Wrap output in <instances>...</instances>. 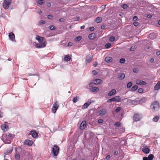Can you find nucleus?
Here are the masks:
<instances>
[{
	"label": "nucleus",
	"instance_id": "nucleus-18",
	"mask_svg": "<svg viewBox=\"0 0 160 160\" xmlns=\"http://www.w3.org/2000/svg\"><path fill=\"white\" fill-rule=\"evenodd\" d=\"M106 111L105 109H101L98 112L99 115L100 116L104 115L106 113Z\"/></svg>",
	"mask_w": 160,
	"mask_h": 160
},
{
	"label": "nucleus",
	"instance_id": "nucleus-34",
	"mask_svg": "<svg viewBox=\"0 0 160 160\" xmlns=\"http://www.w3.org/2000/svg\"><path fill=\"white\" fill-rule=\"evenodd\" d=\"M89 106L88 104V103H85L83 105L82 107V108L83 109H85L88 107Z\"/></svg>",
	"mask_w": 160,
	"mask_h": 160
},
{
	"label": "nucleus",
	"instance_id": "nucleus-20",
	"mask_svg": "<svg viewBox=\"0 0 160 160\" xmlns=\"http://www.w3.org/2000/svg\"><path fill=\"white\" fill-rule=\"evenodd\" d=\"M94 81L96 82V85H99L102 83V81L101 79H96L94 80Z\"/></svg>",
	"mask_w": 160,
	"mask_h": 160
},
{
	"label": "nucleus",
	"instance_id": "nucleus-17",
	"mask_svg": "<svg viewBox=\"0 0 160 160\" xmlns=\"http://www.w3.org/2000/svg\"><path fill=\"white\" fill-rule=\"evenodd\" d=\"M92 58V57L91 55H88L86 56V61L87 62L89 63Z\"/></svg>",
	"mask_w": 160,
	"mask_h": 160
},
{
	"label": "nucleus",
	"instance_id": "nucleus-31",
	"mask_svg": "<svg viewBox=\"0 0 160 160\" xmlns=\"http://www.w3.org/2000/svg\"><path fill=\"white\" fill-rule=\"evenodd\" d=\"M159 118L158 116H155L153 118V120L155 122H156L158 120Z\"/></svg>",
	"mask_w": 160,
	"mask_h": 160
},
{
	"label": "nucleus",
	"instance_id": "nucleus-13",
	"mask_svg": "<svg viewBox=\"0 0 160 160\" xmlns=\"http://www.w3.org/2000/svg\"><path fill=\"white\" fill-rule=\"evenodd\" d=\"M125 78V75L123 73H120L118 75V78L120 80H123Z\"/></svg>",
	"mask_w": 160,
	"mask_h": 160
},
{
	"label": "nucleus",
	"instance_id": "nucleus-46",
	"mask_svg": "<svg viewBox=\"0 0 160 160\" xmlns=\"http://www.w3.org/2000/svg\"><path fill=\"white\" fill-rule=\"evenodd\" d=\"M34 45L37 48H40V44L39 43H35Z\"/></svg>",
	"mask_w": 160,
	"mask_h": 160
},
{
	"label": "nucleus",
	"instance_id": "nucleus-61",
	"mask_svg": "<svg viewBox=\"0 0 160 160\" xmlns=\"http://www.w3.org/2000/svg\"><path fill=\"white\" fill-rule=\"evenodd\" d=\"M28 76H31V75H32V76H36V75H38V74H31V73H28Z\"/></svg>",
	"mask_w": 160,
	"mask_h": 160
},
{
	"label": "nucleus",
	"instance_id": "nucleus-40",
	"mask_svg": "<svg viewBox=\"0 0 160 160\" xmlns=\"http://www.w3.org/2000/svg\"><path fill=\"white\" fill-rule=\"evenodd\" d=\"M121 124L119 122H115L114 125L117 127H119L121 125Z\"/></svg>",
	"mask_w": 160,
	"mask_h": 160
},
{
	"label": "nucleus",
	"instance_id": "nucleus-63",
	"mask_svg": "<svg viewBox=\"0 0 160 160\" xmlns=\"http://www.w3.org/2000/svg\"><path fill=\"white\" fill-rule=\"evenodd\" d=\"M143 160H148V159L147 157H145L143 158Z\"/></svg>",
	"mask_w": 160,
	"mask_h": 160
},
{
	"label": "nucleus",
	"instance_id": "nucleus-44",
	"mask_svg": "<svg viewBox=\"0 0 160 160\" xmlns=\"http://www.w3.org/2000/svg\"><path fill=\"white\" fill-rule=\"evenodd\" d=\"M55 26L53 25L49 27V29L51 30H53L55 29Z\"/></svg>",
	"mask_w": 160,
	"mask_h": 160
},
{
	"label": "nucleus",
	"instance_id": "nucleus-64",
	"mask_svg": "<svg viewBox=\"0 0 160 160\" xmlns=\"http://www.w3.org/2000/svg\"><path fill=\"white\" fill-rule=\"evenodd\" d=\"M156 54L158 56H159V55H160V51H157L156 52Z\"/></svg>",
	"mask_w": 160,
	"mask_h": 160
},
{
	"label": "nucleus",
	"instance_id": "nucleus-2",
	"mask_svg": "<svg viewBox=\"0 0 160 160\" xmlns=\"http://www.w3.org/2000/svg\"><path fill=\"white\" fill-rule=\"evenodd\" d=\"M12 3V0H4L3 3V7L5 9H8Z\"/></svg>",
	"mask_w": 160,
	"mask_h": 160
},
{
	"label": "nucleus",
	"instance_id": "nucleus-51",
	"mask_svg": "<svg viewBox=\"0 0 160 160\" xmlns=\"http://www.w3.org/2000/svg\"><path fill=\"white\" fill-rule=\"evenodd\" d=\"M53 18V16L51 15H48V19H50L52 18Z\"/></svg>",
	"mask_w": 160,
	"mask_h": 160
},
{
	"label": "nucleus",
	"instance_id": "nucleus-28",
	"mask_svg": "<svg viewBox=\"0 0 160 160\" xmlns=\"http://www.w3.org/2000/svg\"><path fill=\"white\" fill-rule=\"evenodd\" d=\"M102 18L100 17H98L96 18V20L97 23H99L102 21Z\"/></svg>",
	"mask_w": 160,
	"mask_h": 160
},
{
	"label": "nucleus",
	"instance_id": "nucleus-8",
	"mask_svg": "<svg viewBox=\"0 0 160 160\" xmlns=\"http://www.w3.org/2000/svg\"><path fill=\"white\" fill-rule=\"evenodd\" d=\"M136 83L137 84L140 85H144L146 84V83L145 82L143 81L142 80L140 79L137 80L136 81Z\"/></svg>",
	"mask_w": 160,
	"mask_h": 160
},
{
	"label": "nucleus",
	"instance_id": "nucleus-37",
	"mask_svg": "<svg viewBox=\"0 0 160 160\" xmlns=\"http://www.w3.org/2000/svg\"><path fill=\"white\" fill-rule=\"evenodd\" d=\"M94 85H96L95 83H94L93 82H92L90 83L89 86L91 88V87H93V86Z\"/></svg>",
	"mask_w": 160,
	"mask_h": 160
},
{
	"label": "nucleus",
	"instance_id": "nucleus-16",
	"mask_svg": "<svg viewBox=\"0 0 160 160\" xmlns=\"http://www.w3.org/2000/svg\"><path fill=\"white\" fill-rule=\"evenodd\" d=\"M96 37V35L94 33H92L89 34L88 36L89 38L91 40H92Z\"/></svg>",
	"mask_w": 160,
	"mask_h": 160
},
{
	"label": "nucleus",
	"instance_id": "nucleus-56",
	"mask_svg": "<svg viewBox=\"0 0 160 160\" xmlns=\"http://www.w3.org/2000/svg\"><path fill=\"white\" fill-rule=\"evenodd\" d=\"M64 19L63 18H62L59 20V21L61 22H64Z\"/></svg>",
	"mask_w": 160,
	"mask_h": 160
},
{
	"label": "nucleus",
	"instance_id": "nucleus-19",
	"mask_svg": "<svg viewBox=\"0 0 160 160\" xmlns=\"http://www.w3.org/2000/svg\"><path fill=\"white\" fill-rule=\"evenodd\" d=\"M71 59V58L68 55H65L64 59L65 61H68Z\"/></svg>",
	"mask_w": 160,
	"mask_h": 160
},
{
	"label": "nucleus",
	"instance_id": "nucleus-50",
	"mask_svg": "<svg viewBox=\"0 0 160 160\" xmlns=\"http://www.w3.org/2000/svg\"><path fill=\"white\" fill-rule=\"evenodd\" d=\"M92 73L94 75H97L98 73V72H97L95 70H93L92 71Z\"/></svg>",
	"mask_w": 160,
	"mask_h": 160
},
{
	"label": "nucleus",
	"instance_id": "nucleus-26",
	"mask_svg": "<svg viewBox=\"0 0 160 160\" xmlns=\"http://www.w3.org/2000/svg\"><path fill=\"white\" fill-rule=\"evenodd\" d=\"M79 99V97L77 96L73 98L72 101L74 103H75Z\"/></svg>",
	"mask_w": 160,
	"mask_h": 160
},
{
	"label": "nucleus",
	"instance_id": "nucleus-9",
	"mask_svg": "<svg viewBox=\"0 0 160 160\" xmlns=\"http://www.w3.org/2000/svg\"><path fill=\"white\" fill-rule=\"evenodd\" d=\"M113 102H120L121 100V98L119 96H116L112 98Z\"/></svg>",
	"mask_w": 160,
	"mask_h": 160
},
{
	"label": "nucleus",
	"instance_id": "nucleus-45",
	"mask_svg": "<svg viewBox=\"0 0 160 160\" xmlns=\"http://www.w3.org/2000/svg\"><path fill=\"white\" fill-rule=\"evenodd\" d=\"M43 3V0H40L38 1V3L40 5L42 4Z\"/></svg>",
	"mask_w": 160,
	"mask_h": 160
},
{
	"label": "nucleus",
	"instance_id": "nucleus-15",
	"mask_svg": "<svg viewBox=\"0 0 160 160\" xmlns=\"http://www.w3.org/2000/svg\"><path fill=\"white\" fill-rule=\"evenodd\" d=\"M9 37L10 39L12 41H13L15 38L14 34L12 32L9 33Z\"/></svg>",
	"mask_w": 160,
	"mask_h": 160
},
{
	"label": "nucleus",
	"instance_id": "nucleus-41",
	"mask_svg": "<svg viewBox=\"0 0 160 160\" xmlns=\"http://www.w3.org/2000/svg\"><path fill=\"white\" fill-rule=\"evenodd\" d=\"M20 156L18 154H16L15 155V158L16 159L18 160L20 158Z\"/></svg>",
	"mask_w": 160,
	"mask_h": 160
},
{
	"label": "nucleus",
	"instance_id": "nucleus-6",
	"mask_svg": "<svg viewBox=\"0 0 160 160\" xmlns=\"http://www.w3.org/2000/svg\"><path fill=\"white\" fill-rule=\"evenodd\" d=\"M86 127V122L85 121H83L80 126V128L81 130L84 129Z\"/></svg>",
	"mask_w": 160,
	"mask_h": 160
},
{
	"label": "nucleus",
	"instance_id": "nucleus-30",
	"mask_svg": "<svg viewBox=\"0 0 160 160\" xmlns=\"http://www.w3.org/2000/svg\"><path fill=\"white\" fill-rule=\"evenodd\" d=\"M148 158V160H152L154 158V156L152 154H150Z\"/></svg>",
	"mask_w": 160,
	"mask_h": 160
},
{
	"label": "nucleus",
	"instance_id": "nucleus-5",
	"mask_svg": "<svg viewBox=\"0 0 160 160\" xmlns=\"http://www.w3.org/2000/svg\"><path fill=\"white\" fill-rule=\"evenodd\" d=\"M141 149L142 152L146 154L148 153L150 151L148 147L145 145L142 146L141 147Z\"/></svg>",
	"mask_w": 160,
	"mask_h": 160
},
{
	"label": "nucleus",
	"instance_id": "nucleus-33",
	"mask_svg": "<svg viewBox=\"0 0 160 160\" xmlns=\"http://www.w3.org/2000/svg\"><path fill=\"white\" fill-rule=\"evenodd\" d=\"M132 85V83L131 82H129L127 85V88H130L131 87Z\"/></svg>",
	"mask_w": 160,
	"mask_h": 160
},
{
	"label": "nucleus",
	"instance_id": "nucleus-49",
	"mask_svg": "<svg viewBox=\"0 0 160 160\" xmlns=\"http://www.w3.org/2000/svg\"><path fill=\"white\" fill-rule=\"evenodd\" d=\"M45 23V21L44 20H41L40 22V23L41 24H43Z\"/></svg>",
	"mask_w": 160,
	"mask_h": 160
},
{
	"label": "nucleus",
	"instance_id": "nucleus-4",
	"mask_svg": "<svg viewBox=\"0 0 160 160\" xmlns=\"http://www.w3.org/2000/svg\"><path fill=\"white\" fill-rule=\"evenodd\" d=\"M59 106V105L58 104V102H56L53 105L52 108V112L54 113H55Z\"/></svg>",
	"mask_w": 160,
	"mask_h": 160
},
{
	"label": "nucleus",
	"instance_id": "nucleus-47",
	"mask_svg": "<svg viewBox=\"0 0 160 160\" xmlns=\"http://www.w3.org/2000/svg\"><path fill=\"white\" fill-rule=\"evenodd\" d=\"M139 23L138 22H135L133 23V24L134 26H137L139 25Z\"/></svg>",
	"mask_w": 160,
	"mask_h": 160
},
{
	"label": "nucleus",
	"instance_id": "nucleus-10",
	"mask_svg": "<svg viewBox=\"0 0 160 160\" xmlns=\"http://www.w3.org/2000/svg\"><path fill=\"white\" fill-rule=\"evenodd\" d=\"M36 39L39 42L41 43L44 40V37H40L39 36H37L36 37Z\"/></svg>",
	"mask_w": 160,
	"mask_h": 160
},
{
	"label": "nucleus",
	"instance_id": "nucleus-32",
	"mask_svg": "<svg viewBox=\"0 0 160 160\" xmlns=\"http://www.w3.org/2000/svg\"><path fill=\"white\" fill-rule=\"evenodd\" d=\"M8 128V126L6 124H5L4 125H2L1 126V128L2 130H5V129H7Z\"/></svg>",
	"mask_w": 160,
	"mask_h": 160
},
{
	"label": "nucleus",
	"instance_id": "nucleus-35",
	"mask_svg": "<svg viewBox=\"0 0 160 160\" xmlns=\"http://www.w3.org/2000/svg\"><path fill=\"white\" fill-rule=\"evenodd\" d=\"M120 62L122 63H124L125 62V59L124 58H122L120 60Z\"/></svg>",
	"mask_w": 160,
	"mask_h": 160
},
{
	"label": "nucleus",
	"instance_id": "nucleus-12",
	"mask_svg": "<svg viewBox=\"0 0 160 160\" xmlns=\"http://www.w3.org/2000/svg\"><path fill=\"white\" fill-rule=\"evenodd\" d=\"M89 89L91 92H97L99 90V89L98 88L95 87H91Z\"/></svg>",
	"mask_w": 160,
	"mask_h": 160
},
{
	"label": "nucleus",
	"instance_id": "nucleus-7",
	"mask_svg": "<svg viewBox=\"0 0 160 160\" xmlns=\"http://www.w3.org/2000/svg\"><path fill=\"white\" fill-rule=\"evenodd\" d=\"M141 118V117L139 114L136 113L134 114L133 117V120L135 121H138Z\"/></svg>",
	"mask_w": 160,
	"mask_h": 160
},
{
	"label": "nucleus",
	"instance_id": "nucleus-36",
	"mask_svg": "<svg viewBox=\"0 0 160 160\" xmlns=\"http://www.w3.org/2000/svg\"><path fill=\"white\" fill-rule=\"evenodd\" d=\"M121 7L123 9H126L128 8V6L126 4H124L122 5Z\"/></svg>",
	"mask_w": 160,
	"mask_h": 160
},
{
	"label": "nucleus",
	"instance_id": "nucleus-29",
	"mask_svg": "<svg viewBox=\"0 0 160 160\" xmlns=\"http://www.w3.org/2000/svg\"><path fill=\"white\" fill-rule=\"evenodd\" d=\"M13 150L12 148H11L10 149L8 150L5 153L6 154H8L11 153L12 150Z\"/></svg>",
	"mask_w": 160,
	"mask_h": 160
},
{
	"label": "nucleus",
	"instance_id": "nucleus-48",
	"mask_svg": "<svg viewBox=\"0 0 160 160\" xmlns=\"http://www.w3.org/2000/svg\"><path fill=\"white\" fill-rule=\"evenodd\" d=\"M112 102H113L112 98L109 99L107 100V102L108 103H110Z\"/></svg>",
	"mask_w": 160,
	"mask_h": 160
},
{
	"label": "nucleus",
	"instance_id": "nucleus-23",
	"mask_svg": "<svg viewBox=\"0 0 160 160\" xmlns=\"http://www.w3.org/2000/svg\"><path fill=\"white\" fill-rule=\"evenodd\" d=\"M105 61L107 62H112V58L111 57H107L105 58Z\"/></svg>",
	"mask_w": 160,
	"mask_h": 160
},
{
	"label": "nucleus",
	"instance_id": "nucleus-38",
	"mask_svg": "<svg viewBox=\"0 0 160 160\" xmlns=\"http://www.w3.org/2000/svg\"><path fill=\"white\" fill-rule=\"evenodd\" d=\"M115 37L113 36H111L109 38V41L111 42H113L115 40Z\"/></svg>",
	"mask_w": 160,
	"mask_h": 160
},
{
	"label": "nucleus",
	"instance_id": "nucleus-42",
	"mask_svg": "<svg viewBox=\"0 0 160 160\" xmlns=\"http://www.w3.org/2000/svg\"><path fill=\"white\" fill-rule=\"evenodd\" d=\"M111 46V45L110 43H108L105 45V47L107 48H108L110 47Z\"/></svg>",
	"mask_w": 160,
	"mask_h": 160
},
{
	"label": "nucleus",
	"instance_id": "nucleus-43",
	"mask_svg": "<svg viewBox=\"0 0 160 160\" xmlns=\"http://www.w3.org/2000/svg\"><path fill=\"white\" fill-rule=\"evenodd\" d=\"M121 108L120 107H118L115 110L116 112H118L121 110Z\"/></svg>",
	"mask_w": 160,
	"mask_h": 160
},
{
	"label": "nucleus",
	"instance_id": "nucleus-53",
	"mask_svg": "<svg viewBox=\"0 0 160 160\" xmlns=\"http://www.w3.org/2000/svg\"><path fill=\"white\" fill-rule=\"evenodd\" d=\"M138 19V17H137V16H134L133 17V20L134 21H135L136 20H137Z\"/></svg>",
	"mask_w": 160,
	"mask_h": 160
},
{
	"label": "nucleus",
	"instance_id": "nucleus-58",
	"mask_svg": "<svg viewBox=\"0 0 160 160\" xmlns=\"http://www.w3.org/2000/svg\"><path fill=\"white\" fill-rule=\"evenodd\" d=\"M94 28L93 27H91L90 28L89 30L90 31H93L94 30Z\"/></svg>",
	"mask_w": 160,
	"mask_h": 160
},
{
	"label": "nucleus",
	"instance_id": "nucleus-57",
	"mask_svg": "<svg viewBox=\"0 0 160 160\" xmlns=\"http://www.w3.org/2000/svg\"><path fill=\"white\" fill-rule=\"evenodd\" d=\"M98 65V63L97 62H95V63L93 64V65L94 67H96Z\"/></svg>",
	"mask_w": 160,
	"mask_h": 160
},
{
	"label": "nucleus",
	"instance_id": "nucleus-27",
	"mask_svg": "<svg viewBox=\"0 0 160 160\" xmlns=\"http://www.w3.org/2000/svg\"><path fill=\"white\" fill-rule=\"evenodd\" d=\"M82 38V37L81 36H78L75 38V40L76 41H79L81 40Z\"/></svg>",
	"mask_w": 160,
	"mask_h": 160
},
{
	"label": "nucleus",
	"instance_id": "nucleus-62",
	"mask_svg": "<svg viewBox=\"0 0 160 160\" xmlns=\"http://www.w3.org/2000/svg\"><path fill=\"white\" fill-rule=\"evenodd\" d=\"M154 61V58H152L150 59V61L151 63H152Z\"/></svg>",
	"mask_w": 160,
	"mask_h": 160
},
{
	"label": "nucleus",
	"instance_id": "nucleus-24",
	"mask_svg": "<svg viewBox=\"0 0 160 160\" xmlns=\"http://www.w3.org/2000/svg\"><path fill=\"white\" fill-rule=\"evenodd\" d=\"M47 44V42H43L40 43V48H42L45 47Z\"/></svg>",
	"mask_w": 160,
	"mask_h": 160
},
{
	"label": "nucleus",
	"instance_id": "nucleus-39",
	"mask_svg": "<svg viewBox=\"0 0 160 160\" xmlns=\"http://www.w3.org/2000/svg\"><path fill=\"white\" fill-rule=\"evenodd\" d=\"M136 48L135 46H133L131 47V48H130V51H133L135 50Z\"/></svg>",
	"mask_w": 160,
	"mask_h": 160
},
{
	"label": "nucleus",
	"instance_id": "nucleus-11",
	"mask_svg": "<svg viewBox=\"0 0 160 160\" xmlns=\"http://www.w3.org/2000/svg\"><path fill=\"white\" fill-rule=\"evenodd\" d=\"M32 143L33 142L32 141L29 140H25L24 144L26 145L31 146L32 145Z\"/></svg>",
	"mask_w": 160,
	"mask_h": 160
},
{
	"label": "nucleus",
	"instance_id": "nucleus-14",
	"mask_svg": "<svg viewBox=\"0 0 160 160\" xmlns=\"http://www.w3.org/2000/svg\"><path fill=\"white\" fill-rule=\"evenodd\" d=\"M116 90L115 89H113L109 92L108 96H111L113 95L116 94Z\"/></svg>",
	"mask_w": 160,
	"mask_h": 160
},
{
	"label": "nucleus",
	"instance_id": "nucleus-55",
	"mask_svg": "<svg viewBox=\"0 0 160 160\" xmlns=\"http://www.w3.org/2000/svg\"><path fill=\"white\" fill-rule=\"evenodd\" d=\"M143 90L142 88H139L138 90V92L140 93L142 92H143Z\"/></svg>",
	"mask_w": 160,
	"mask_h": 160
},
{
	"label": "nucleus",
	"instance_id": "nucleus-21",
	"mask_svg": "<svg viewBox=\"0 0 160 160\" xmlns=\"http://www.w3.org/2000/svg\"><path fill=\"white\" fill-rule=\"evenodd\" d=\"M31 133L33 137L34 138L37 137L38 134L36 131H31Z\"/></svg>",
	"mask_w": 160,
	"mask_h": 160
},
{
	"label": "nucleus",
	"instance_id": "nucleus-1",
	"mask_svg": "<svg viewBox=\"0 0 160 160\" xmlns=\"http://www.w3.org/2000/svg\"><path fill=\"white\" fill-rule=\"evenodd\" d=\"M160 108L159 102L156 101L153 102L150 106V108L152 110L155 112L158 110Z\"/></svg>",
	"mask_w": 160,
	"mask_h": 160
},
{
	"label": "nucleus",
	"instance_id": "nucleus-25",
	"mask_svg": "<svg viewBox=\"0 0 160 160\" xmlns=\"http://www.w3.org/2000/svg\"><path fill=\"white\" fill-rule=\"evenodd\" d=\"M138 88V87L136 85H135L133 86L132 88H131V91H134L135 90H137Z\"/></svg>",
	"mask_w": 160,
	"mask_h": 160
},
{
	"label": "nucleus",
	"instance_id": "nucleus-60",
	"mask_svg": "<svg viewBox=\"0 0 160 160\" xmlns=\"http://www.w3.org/2000/svg\"><path fill=\"white\" fill-rule=\"evenodd\" d=\"M102 122H103V120H102L101 119H99L98 120V122L99 123H102Z\"/></svg>",
	"mask_w": 160,
	"mask_h": 160
},
{
	"label": "nucleus",
	"instance_id": "nucleus-54",
	"mask_svg": "<svg viewBox=\"0 0 160 160\" xmlns=\"http://www.w3.org/2000/svg\"><path fill=\"white\" fill-rule=\"evenodd\" d=\"M110 156L109 155H107V157H106V159L108 160L110 159Z\"/></svg>",
	"mask_w": 160,
	"mask_h": 160
},
{
	"label": "nucleus",
	"instance_id": "nucleus-22",
	"mask_svg": "<svg viewBox=\"0 0 160 160\" xmlns=\"http://www.w3.org/2000/svg\"><path fill=\"white\" fill-rule=\"evenodd\" d=\"M160 88V81H158L154 87V88L155 90H158Z\"/></svg>",
	"mask_w": 160,
	"mask_h": 160
},
{
	"label": "nucleus",
	"instance_id": "nucleus-3",
	"mask_svg": "<svg viewBox=\"0 0 160 160\" xmlns=\"http://www.w3.org/2000/svg\"><path fill=\"white\" fill-rule=\"evenodd\" d=\"M59 147L57 145H54L52 148V152L54 156L58 155L59 153Z\"/></svg>",
	"mask_w": 160,
	"mask_h": 160
},
{
	"label": "nucleus",
	"instance_id": "nucleus-59",
	"mask_svg": "<svg viewBox=\"0 0 160 160\" xmlns=\"http://www.w3.org/2000/svg\"><path fill=\"white\" fill-rule=\"evenodd\" d=\"M118 152L117 151H115L113 152V154L114 155H117L118 154Z\"/></svg>",
	"mask_w": 160,
	"mask_h": 160
},
{
	"label": "nucleus",
	"instance_id": "nucleus-52",
	"mask_svg": "<svg viewBox=\"0 0 160 160\" xmlns=\"http://www.w3.org/2000/svg\"><path fill=\"white\" fill-rule=\"evenodd\" d=\"M72 45V43L71 42H69L68 44V46H71Z\"/></svg>",
	"mask_w": 160,
	"mask_h": 160
}]
</instances>
